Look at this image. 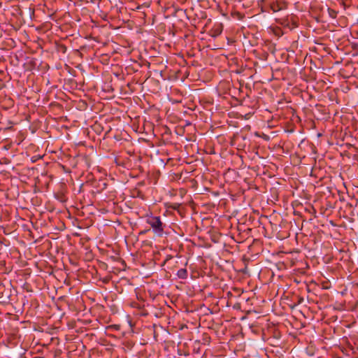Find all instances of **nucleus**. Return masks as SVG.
<instances>
[{"label":"nucleus","instance_id":"obj_4","mask_svg":"<svg viewBox=\"0 0 358 358\" xmlns=\"http://www.w3.org/2000/svg\"><path fill=\"white\" fill-rule=\"evenodd\" d=\"M176 275L178 278L185 280L187 278L188 273L186 268H180L178 271Z\"/></svg>","mask_w":358,"mask_h":358},{"label":"nucleus","instance_id":"obj_5","mask_svg":"<svg viewBox=\"0 0 358 358\" xmlns=\"http://www.w3.org/2000/svg\"><path fill=\"white\" fill-rule=\"evenodd\" d=\"M329 15L333 18L335 19L337 17L338 12L332 8H328L327 10Z\"/></svg>","mask_w":358,"mask_h":358},{"label":"nucleus","instance_id":"obj_1","mask_svg":"<svg viewBox=\"0 0 358 358\" xmlns=\"http://www.w3.org/2000/svg\"><path fill=\"white\" fill-rule=\"evenodd\" d=\"M146 222L151 227L153 232L158 236H162L165 228L159 216H147Z\"/></svg>","mask_w":358,"mask_h":358},{"label":"nucleus","instance_id":"obj_7","mask_svg":"<svg viewBox=\"0 0 358 358\" xmlns=\"http://www.w3.org/2000/svg\"><path fill=\"white\" fill-rule=\"evenodd\" d=\"M357 24H358V19H357Z\"/></svg>","mask_w":358,"mask_h":358},{"label":"nucleus","instance_id":"obj_3","mask_svg":"<svg viewBox=\"0 0 358 358\" xmlns=\"http://www.w3.org/2000/svg\"><path fill=\"white\" fill-rule=\"evenodd\" d=\"M290 21L292 22L291 25L289 24V21L288 19L284 20L283 22H281V24L285 27H287L291 30L298 27L299 24H298L297 21L295 20L294 17H293V16L291 17Z\"/></svg>","mask_w":358,"mask_h":358},{"label":"nucleus","instance_id":"obj_6","mask_svg":"<svg viewBox=\"0 0 358 358\" xmlns=\"http://www.w3.org/2000/svg\"><path fill=\"white\" fill-rule=\"evenodd\" d=\"M210 337H207L206 339H205V341H207V342H209L210 341Z\"/></svg>","mask_w":358,"mask_h":358},{"label":"nucleus","instance_id":"obj_2","mask_svg":"<svg viewBox=\"0 0 358 358\" xmlns=\"http://www.w3.org/2000/svg\"><path fill=\"white\" fill-rule=\"evenodd\" d=\"M287 8V3L285 1L277 0L270 4V8L273 13H276Z\"/></svg>","mask_w":358,"mask_h":358}]
</instances>
